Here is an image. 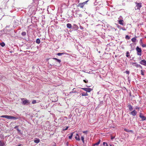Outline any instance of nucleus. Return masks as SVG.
I'll return each mask as SVG.
<instances>
[{
    "mask_svg": "<svg viewBox=\"0 0 146 146\" xmlns=\"http://www.w3.org/2000/svg\"><path fill=\"white\" fill-rule=\"evenodd\" d=\"M1 117L9 119H13L15 120H16L18 119V118H17L14 116L7 115H3L1 116Z\"/></svg>",
    "mask_w": 146,
    "mask_h": 146,
    "instance_id": "obj_1",
    "label": "nucleus"
},
{
    "mask_svg": "<svg viewBox=\"0 0 146 146\" xmlns=\"http://www.w3.org/2000/svg\"><path fill=\"white\" fill-rule=\"evenodd\" d=\"M88 1L89 0H88L83 3H79L77 5V7H79L82 9L83 8L84 5L85 4H87V3Z\"/></svg>",
    "mask_w": 146,
    "mask_h": 146,
    "instance_id": "obj_2",
    "label": "nucleus"
},
{
    "mask_svg": "<svg viewBox=\"0 0 146 146\" xmlns=\"http://www.w3.org/2000/svg\"><path fill=\"white\" fill-rule=\"evenodd\" d=\"M136 50L137 52V54L140 56H141L142 54V50L140 48L137 46L136 48Z\"/></svg>",
    "mask_w": 146,
    "mask_h": 146,
    "instance_id": "obj_3",
    "label": "nucleus"
},
{
    "mask_svg": "<svg viewBox=\"0 0 146 146\" xmlns=\"http://www.w3.org/2000/svg\"><path fill=\"white\" fill-rule=\"evenodd\" d=\"M136 4H137L136 6L137 7V9L135 8V10L139 9V10L140 9V8L142 7L141 3H136Z\"/></svg>",
    "mask_w": 146,
    "mask_h": 146,
    "instance_id": "obj_4",
    "label": "nucleus"
},
{
    "mask_svg": "<svg viewBox=\"0 0 146 146\" xmlns=\"http://www.w3.org/2000/svg\"><path fill=\"white\" fill-rule=\"evenodd\" d=\"M139 117L141 118L142 120V121L145 120L146 119V117L143 115L141 113H140Z\"/></svg>",
    "mask_w": 146,
    "mask_h": 146,
    "instance_id": "obj_5",
    "label": "nucleus"
},
{
    "mask_svg": "<svg viewBox=\"0 0 146 146\" xmlns=\"http://www.w3.org/2000/svg\"><path fill=\"white\" fill-rule=\"evenodd\" d=\"M140 63L141 64L146 66V60H142Z\"/></svg>",
    "mask_w": 146,
    "mask_h": 146,
    "instance_id": "obj_6",
    "label": "nucleus"
},
{
    "mask_svg": "<svg viewBox=\"0 0 146 146\" xmlns=\"http://www.w3.org/2000/svg\"><path fill=\"white\" fill-rule=\"evenodd\" d=\"M82 89L84 90L89 92H90L92 90L90 88H82Z\"/></svg>",
    "mask_w": 146,
    "mask_h": 146,
    "instance_id": "obj_7",
    "label": "nucleus"
},
{
    "mask_svg": "<svg viewBox=\"0 0 146 146\" xmlns=\"http://www.w3.org/2000/svg\"><path fill=\"white\" fill-rule=\"evenodd\" d=\"M30 102L29 101L27 100V99L23 101L22 104L24 105H25L27 104H29Z\"/></svg>",
    "mask_w": 146,
    "mask_h": 146,
    "instance_id": "obj_8",
    "label": "nucleus"
},
{
    "mask_svg": "<svg viewBox=\"0 0 146 146\" xmlns=\"http://www.w3.org/2000/svg\"><path fill=\"white\" fill-rule=\"evenodd\" d=\"M132 64L136 67H139L142 68V66L140 65L136 64L135 63H132Z\"/></svg>",
    "mask_w": 146,
    "mask_h": 146,
    "instance_id": "obj_9",
    "label": "nucleus"
},
{
    "mask_svg": "<svg viewBox=\"0 0 146 146\" xmlns=\"http://www.w3.org/2000/svg\"><path fill=\"white\" fill-rule=\"evenodd\" d=\"M137 113V112L136 111L134 110V111H132L131 113V114L133 116H135L136 115Z\"/></svg>",
    "mask_w": 146,
    "mask_h": 146,
    "instance_id": "obj_10",
    "label": "nucleus"
},
{
    "mask_svg": "<svg viewBox=\"0 0 146 146\" xmlns=\"http://www.w3.org/2000/svg\"><path fill=\"white\" fill-rule=\"evenodd\" d=\"M75 138L76 140L78 141H79L80 140L79 136V135L77 133L76 134V136L75 137Z\"/></svg>",
    "mask_w": 146,
    "mask_h": 146,
    "instance_id": "obj_11",
    "label": "nucleus"
},
{
    "mask_svg": "<svg viewBox=\"0 0 146 146\" xmlns=\"http://www.w3.org/2000/svg\"><path fill=\"white\" fill-rule=\"evenodd\" d=\"M64 54H67L65 53V52H62V53H57V55L59 56H61L62 55Z\"/></svg>",
    "mask_w": 146,
    "mask_h": 146,
    "instance_id": "obj_12",
    "label": "nucleus"
},
{
    "mask_svg": "<svg viewBox=\"0 0 146 146\" xmlns=\"http://www.w3.org/2000/svg\"><path fill=\"white\" fill-rule=\"evenodd\" d=\"M123 21L122 20L120 19L119 20L118 22L119 24L121 25H123Z\"/></svg>",
    "mask_w": 146,
    "mask_h": 146,
    "instance_id": "obj_13",
    "label": "nucleus"
},
{
    "mask_svg": "<svg viewBox=\"0 0 146 146\" xmlns=\"http://www.w3.org/2000/svg\"><path fill=\"white\" fill-rule=\"evenodd\" d=\"M124 130L126 132H131L132 133H133V131H132V130H129V129H124Z\"/></svg>",
    "mask_w": 146,
    "mask_h": 146,
    "instance_id": "obj_14",
    "label": "nucleus"
},
{
    "mask_svg": "<svg viewBox=\"0 0 146 146\" xmlns=\"http://www.w3.org/2000/svg\"><path fill=\"white\" fill-rule=\"evenodd\" d=\"M66 26H67V27L69 29H70L72 27V25H71V24H70V23H68L67 24Z\"/></svg>",
    "mask_w": 146,
    "mask_h": 146,
    "instance_id": "obj_15",
    "label": "nucleus"
},
{
    "mask_svg": "<svg viewBox=\"0 0 146 146\" xmlns=\"http://www.w3.org/2000/svg\"><path fill=\"white\" fill-rule=\"evenodd\" d=\"M100 139H99V141L98 142L96 143H95L93 145V146H95V145H98L100 143Z\"/></svg>",
    "mask_w": 146,
    "mask_h": 146,
    "instance_id": "obj_16",
    "label": "nucleus"
},
{
    "mask_svg": "<svg viewBox=\"0 0 146 146\" xmlns=\"http://www.w3.org/2000/svg\"><path fill=\"white\" fill-rule=\"evenodd\" d=\"M128 107L129 108V110L130 111H131L133 109V108L132 107V106L130 104H129L128 105Z\"/></svg>",
    "mask_w": 146,
    "mask_h": 146,
    "instance_id": "obj_17",
    "label": "nucleus"
},
{
    "mask_svg": "<svg viewBox=\"0 0 146 146\" xmlns=\"http://www.w3.org/2000/svg\"><path fill=\"white\" fill-rule=\"evenodd\" d=\"M88 94L87 92H83L82 93V96H88Z\"/></svg>",
    "mask_w": 146,
    "mask_h": 146,
    "instance_id": "obj_18",
    "label": "nucleus"
},
{
    "mask_svg": "<svg viewBox=\"0 0 146 146\" xmlns=\"http://www.w3.org/2000/svg\"><path fill=\"white\" fill-rule=\"evenodd\" d=\"M73 133H72L70 134V135L69 136V138L70 139H72V137L73 136Z\"/></svg>",
    "mask_w": 146,
    "mask_h": 146,
    "instance_id": "obj_19",
    "label": "nucleus"
},
{
    "mask_svg": "<svg viewBox=\"0 0 146 146\" xmlns=\"http://www.w3.org/2000/svg\"><path fill=\"white\" fill-rule=\"evenodd\" d=\"M5 144L3 142L0 141V146H4Z\"/></svg>",
    "mask_w": 146,
    "mask_h": 146,
    "instance_id": "obj_20",
    "label": "nucleus"
},
{
    "mask_svg": "<svg viewBox=\"0 0 146 146\" xmlns=\"http://www.w3.org/2000/svg\"><path fill=\"white\" fill-rule=\"evenodd\" d=\"M34 141L35 143H38L40 142V140L39 139H37L35 140Z\"/></svg>",
    "mask_w": 146,
    "mask_h": 146,
    "instance_id": "obj_21",
    "label": "nucleus"
},
{
    "mask_svg": "<svg viewBox=\"0 0 146 146\" xmlns=\"http://www.w3.org/2000/svg\"><path fill=\"white\" fill-rule=\"evenodd\" d=\"M36 42L38 44H39V43H40V41L39 39L37 38L36 39Z\"/></svg>",
    "mask_w": 146,
    "mask_h": 146,
    "instance_id": "obj_22",
    "label": "nucleus"
},
{
    "mask_svg": "<svg viewBox=\"0 0 146 146\" xmlns=\"http://www.w3.org/2000/svg\"><path fill=\"white\" fill-rule=\"evenodd\" d=\"M53 59H54L56 60L57 61H58V62L59 63H60V62H61V60H60V59H57L56 58H53Z\"/></svg>",
    "mask_w": 146,
    "mask_h": 146,
    "instance_id": "obj_23",
    "label": "nucleus"
},
{
    "mask_svg": "<svg viewBox=\"0 0 146 146\" xmlns=\"http://www.w3.org/2000/svg\"><path fill=\"white\" fill-rule=\"evenodd\" d=\"M0 45L2 47H4L5 45V44L4 42H2L0 43Z\"/></svg>",
    "mask_w": 146,
    "mask_h": 146,
    "instance_id": "obj_24",
    "label": "nucleus"
},
{
    "mask_svg": "<svg viewBox=\"0 0 146 146\" xmlns=\"http://www.w3.org/2000/svg\"><path fill=\"white\" fill-rule=\"evenodd\" d=\"M136 39L135 38H133L131 39V41L132 42H135L136 41Z\"/></svg>",
    "mask_w": 146,
    "mask_h": 146,
    "instance_id": "obj_25",
    "label": "nucleus"
},
{
    "mask_svg": "<svg viewBox=\"0 0 146 146\" xmlns=\"http://www.w3.org/2000/svg\"><path fill=\"white\" fill-rule=\"evenodd\" d=\"M103 145L104 146H108L107 143L105 142H104L103 143Z\"/></svg>",
    "mask_w": 146,
    "mask_h": 146,
    "instance_id": "obj_26",
    "label": "nucleus"
},
{
    "mask_svg": "<svg viewBox=\"0 0 146 146\" xmlns=\"http://www.w3.org/2000/svg\"><path fill=\"white\" fill-rule=\"evenodd\" d=\"M26 35V32H23L22 33H21V35H22V36H25Z\"/></svg>",
    "mask_w": 146,
    "mask_h": 146,
    "instance_id": "obj_27",
    "label": "nucleus"
},
{
    "mask_svg": "<svg viewBox=\"0 0 146 146\" xmlns=\"http://www.w3.org/2000/svg\"><path fill=\"white\" fill-rule=\"evenodd\" d=\"M81 140L82 141L83 143H84V137L83 136H82L81 137Z\"/></svg>",
    "mask_w": 146,
    "mask_h": 146,
    "instance_id": "obj_28",
    "label": "nucleus"
},
{
    "mask_svg": "<svg viewBox=\"0 0 146 146\" xmlns=\"http://www.w3.org/2000/svg\"><path fill=\"white\" fill-rule=\"evenodd\" d=\"M129 52L128 51L127 52L126 54V56L127 57H129Z\"/></svg>",
    "mask_w": 146,
    "mask_h": 146,
    "instance_id": "obj_29",
    "label": "nucleus"
},
{
    "mask_svg": "<svg viewBox=\"0 0 146 146\" xmlns=\"http://www.w3.org/2000/svg\"><path fill=\"white\" fill-rule=\"evenodd\" d=\"M144 70H141V74L142 75H144Z\"/></svg>",
    "mask_w": 146,
    "mask_h": 146,
    "instance_id": "obj_30",
    "label": "nucleus"
},
{
    "mask_svg": "<svg viewBox=\"0 0 146 146\" xmlns=\"http://www.w3.org/2000/svg\"><path fill=\"white\" fill-rule=\"evenodd\" d=\"M126 39L129 40L130 39V37L128 35H126L125 37Z\"/></svg>",
    "mask_w": 146,
    "mask_h": 146,
    "instance_id": "obj_31",
    "label": "nucleus"
},
{
    "mask_svg": "<svg viewBox=\"0 0 146 146\" xmlns=\"http://www.w3.org/2000/svg\"><path fill=\"white\" fill-rule=\"evenodd\" d=\"M36 102V100H33L32 101V104H35Z\"/></svg>",
    "mask_w": 146,
    "mask_h": 146,
    "instance_id": "obj_32",
    "label": "nucleus"
},
{
    "mask_svg": "<svg viewBox=\"0 0 146 146\" xmlns=\"http://www.w3.org/2000/svg\"><path fill=\"white\" fill-rule=\"evenodd\" d=\"M83 81L85 83H88V81L87 80H83Z\"/></svg>",
    "mask_w": 146,
    "mask_h": 146,
    "instance_id": "obj_33",
    "label": "nucleus"
},
{
    "mask_svg": "<svg viewBox=\"0 0 146 146\" xmlns=\"http://www.w3.org/2000/svg\"><path fill=\"white\" fill-rule=\"evenodd\" d=\"M142 46L143 47H144L146 46V44H142Z\"/></svg>",
    "mask_w": 146,
    "mask_h": 146,
    "instance_id": "obj_34",
    "label": "nucleus"
},
{
    "mask_svg": "<svg viewBox=\"0 0 146 146\" xmlns=\"http://www.w3.org/2000/svg\"><path fill=\"white\" fill-rule=\"evenodd\" d=\"M68 127H67L65 129H64L63 130V131H65V130H67V129H68Z\"/></svg>",
    "mask_w": 146,
    "mask_h": 146,
    "instance_id": "obj_35",
    "label": "nucleus"
},
{
    "mask_svg": "<svg viewBox=\"0 0 146 146\" xmlns=\"http://www.w3.org/2000/svg\"><path fill=\"white\" fill-rule=\"evenodd\" d=\"M140 41H141V42H140V44L142 46V44H143V42H142V39H141V40H140Z\"/></svg>",
    "mask_w": 146,
    "mask_h": 146,
    "instance_id": "obj_36",
    "label": "nucleus"
},
{
    "mask_svg": "<svg viewBox=\"0 0 146 146\" xmlns=\"http://www.w3.org/2000/svg\"><path fill=\"white\" fill-rule=\"evenodd\" d=\"M125 72L126 74H129V72L128 71H126Z\"/></svg>",
    "mask_w": 146,
    "mask_h": 146,
    "instance_id": "obj_37",
    "label": "nucleus"
},
{
    "mask_svg": "<svg viewBox=\"0 0 146 146\" xmlns=\"http://www.w3.org/2000/svg\"><path fill=\"white\" fill-rule=\"evenodd\" d=\"M114 138H115V137H113V136H111V139H113Z\"/></svg>",
    "mask_w": 146,
    "mask_h": 146,
    "instance_id": "obj_38",
    "label": "nucleus"
},
{
    "mask_svg": "<svg viewBox=\"0 0 146 146\" xmlns=\"http://www.w3.org/2000/svg\"><path fill=\"white\" fill-rule=\"evenodd\" d=\"M87 132V131H83V133H86Z\"/></svg>",
    "mask_w": 146,
    "mask_h": 146,
    "instance_id": "obj_39",
    "label": "nucleus"
},
{
    "mask_svg": "<svg viewBox=\"0 0 146 146\" xmlns=\"http://www.w3.org/2000/svg\"><path fill=\"white\" fill-rule=\"evenodd\" d=\"M18 127V126H15L14 127V129H17V128Z\"/></svg>",
    "mask_w": 146,
    "mask_h": 146,
    "instance_id": "obj_40",
    "label": "nucleus"
},
{
    "mask_svg": "<svg viewBox=\"0 0 146 146\" xmlns=\"http://www.w3.org/2000/svg\"><path fill=\"white\" fill-rule=\"evenodd\" d=\"M54 146H56V143H55L54 145Z\"/></svg>",
    "mask_w": 146,
    "mask_h": 146,
    "instance_id": "obj_41",
    "label": "nucleus"
},
{
    "mask_svg": "<svg viewBox=\"0 0 146 146\" xmlns=\"http://www.w3.org/2000/svg\"><path fill=\"white\" fill-rule=\"evenodd\" d=\"M136 109L139 110V108H136Z\"/></svg>",
    "mask_w": 146,
    "mask_h": 146,
    "instance_id": "obj_42",
    "label": "nucleus"
},
{
    "mask_svg": "<svg viewBox=\"0 0 146 146\" xmlns=\"http://www.w3.org/2000/svg\"><path fill=\"white\" fill-rule=\"evenodd\" d=\"M54 63H52V64H51L50 65H54Z\"/></svg>",
    "mask_w": 146,
    "mask_h": 146,
    "instance_id": "obj_43",
    "label": "nucleus"
},
{
    "mask_svg": "<svg viewBox=\"0 0 146 146\" xmlns=\"http://www.w3.org/2000/svg\"><path fill=\"white\" fill-rule=\"evenodd\" d=\"M17 130L18 131H19V129H17Z\"/></svg>",
    "mask_w": 146,
    "mask_h": 146,
    "instance_id": "obj_44",
    "label": "nucleus"
},
{
    "mask_svg": "<svg viewBox=\"0 0 146 146\" xmlns=\"http://www.w3.org/2000/svg\"><path fill=\"white\" fill-rule=\"evenodd\" d=\"M21 146V145H19L18 146Z\"/></svg>",
    "mask_w": 146,
    "mask_h": 146,
    "instance_id": "obj_45",
    "label": "nucleus"
},
{
    "mask_svg": "<svg viewBox=\"0 0 146 146\" xmlns=\"http://www.w3.org/2000/svg\"><path fill=\"white\" fill-rule=\"evenodd\" d=\"M24 98H22V99H21V100H24Z\"/></svg>",
    "mask_w": 146,
    "mask_h": 146,
    "instance_id": "obj_46",
    "label": "nucleus"
},
{
    "mask_svg": "<svg viewBox=\"0 0 146 146\" xmlns=\"http://www.w3.org/2000/svg\"><path fill=\"white\" fill-rule=\"evenodd\" d=\"M110 146H112V145H110Z\"/></svg>",
    "mask_w": 146,
    "mask_h": 146,
    "instance_id": "obj_47",
    "label": "nucleus"
},
{
    "mask_svg": "<svg viewBox=\"0 0 146 146\" xmlns=\"http://www.w3.org/2000/svg\"><path fill=\"white\" fill-rule=\"evenodd\" d=\"M145 38H146V37H145Z\"/></svg>",
    "mask_w": 146,
    "mask_h": 146,
    "instance_id": "obj_48",
    "label": "nucleus"
}]
</instances>
